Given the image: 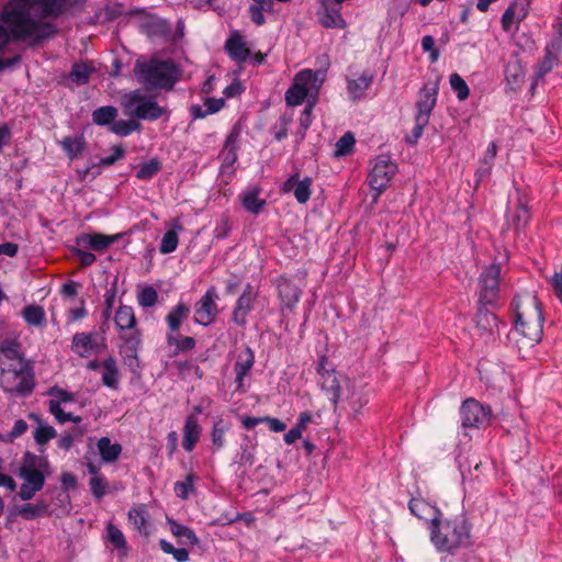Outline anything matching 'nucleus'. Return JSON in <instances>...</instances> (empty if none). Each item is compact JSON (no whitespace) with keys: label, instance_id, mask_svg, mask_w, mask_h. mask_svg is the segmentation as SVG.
Instances as JSON below:
<instances>
[{"label":"nucleus","instance_id":"62","mask_svg":"<svg viewBox=\"0 0 562 562\" xmlns=\"http://www.w3.org/2000/svg\"><path fill=\"white\" fill-rule=\"evenodd\" d=\"M27 430V424L23 419H18L14 423L12 430L8 434L5 441L13 442L18 437L22 436Z\"/></svg>","mask_w":562,"mask_h":562},{"label":"nucleus","instance_id":"1","mask_svg":"<svg viewBox=\"0 0 562 562\" xmlns=\"http://www.w3.org/2000/svg\"><path fill=\"white\" fill-rule=\"evenodd\" d=\"M67 8V0H12L8 2L0 21V48L11 40L40 41L48 35L49 24L40 21L42 18L58 16Z\"/></svg>","mask_w":562,"mask_h":562},{"label":"nucleus","instance_id":"17","mask_svg":"<svg viewBox=\"0 0 562 562\" xmlns=\"http://www.w3.org/2000/svg\"><path fill=\"white\" fill-rule=\"evenodd\" d=\"M130 525L142 536L148 537L151 532V517L145 504H135L127 513Z\"/></svg>","mask_w":562,"mask_h":562},{"label":"nucleus","instance_id":"34","mask_svg":"<svg viewBox=\"0 0 562 562\" xmlns=\"http://www.w3.org/2000/svg\"><path fill=\"white\" fill-rule=\"evenodd\" d=\"M372 76L361 74L358 78L348 79L347 90L352 100H359L372 83Z\"/></svg>","mask_w":562,"mask_h":562},{"label":"nucleus","instance_id":"61","mask_svg":"<svg viewBox=\"0 0 562 562\" xmlns=\"http://www.w3.org/2000/svg\"><path fill=\"white\" fill-rule=\"evenodd\" d=\"M422 47L425 52H429L430 60L432 63H435L438 59L439 53H438V49L436 48L435 40L432 36H430V35L424 36L422 40Z\"/></svg>","mask_w":562,"mask_h":562},{"label":"nucleus","instance_id":"56","mask_svg":"<svg viewBox=\"0 0 562 562\" xmlns=\"http://www.w3.org/2000/svg\"><path fill=\"white\" fill-rule=\"evenodd\" d=\"M89 486L92 495L97 499H101L108 492L109 483L103 476L91 477L89 481Z\"/></svg>","mask_w":562,"mask_h":562},{"label":"nucleus","instance_id":"23","mask_svg":"<svg viewBox=\"0 0 562 562\" xmlns=\"http://www.w3.org/2000/svg\"><path fill=\"white\" fill-rule=\"evenodd\" d=\"M121 238L120 234L104 235L99 233L85 234L78 238V244L94 251L102 252Z\"/></svg>","mask_w":562,"mask_h":562},{"label":"nucleus","instance_id":"26","mask_svg":"<svg viewBox=\"0 0 562 562\" xmlns=\"http://www.w3.org/2000/svg\"><path fill=\"white\" fill-rule=\"evenodd\" d=\"M318 372L321 374L319 384L322 389L333 403H337L340 397V384L336 371L319 369Z\"/></svg>","mask_w":562,"mask_h":562},{"label":"nucleus","instance_id":"27","mask_svg":"<svg viewBox=\"0 0 562 562\" xmlns=\"http://www.w3.org/2000/svg\"><path fill=\"white\" fill-rule=\"evenodd\" d=\"M168 226L171 228L167 231L161 239L159 251L161 254H170L175 251L178 247L179 238H178V232L183 231V226L180 222V218H173L170 223H168Z\"/></svg>","mask_w":562,"mask_h":562},{"label":"nucleus","instance_id":"60","mask_svg":"<svg viewBox=\"0 0 562 562\" xmlns=\"http://www.w3.org/2000/svg\"><path fill=\"white\" fill-rule=\"evenodd\" d=\"M111 150H112L111 156L101 158V160L99 162L100 166H105V167L112 166L117 160L122 159L125 155L124 148L120 145L113 146Z\"/></svg>","mask_w":562,"mask_h":562},{"label":"nucleus","instance_id":"25","mask_svg":"<svg viewBox=\"0 0 562 562\" xmlns=\"http://www.w3.org/2000/svg\"><path fill=\"white\" fill-rule=\"evenodd\" d=\"M202 432V428L199 424L196 415H189L186 418V423L183 426V439L182 446L186 451L190 452L195 447L196 442L200 440Z\"/></svg>","mask_w":562,"mask_h":562},{"label":"nucleus","instance_id":"54","mask_svg":"<svg viewBox=\"0 0 562 562\" xmlns=\"http://www.w3.org/2000/svg\"><path fill=\"white\" fill-rule=\"evenodd\" d=\"M321 23L325 27H346V21L338 11H327L322 18Z\"/></svg>","mask_w":562,"mask_h":562},{"label":"nucleus","instance_id":"22","mask_svg":"<svg viewBox=\"0 0 562 562\" xmlns=\"http://www.w3.org/2000/svg\"><path fill=\"white\" fill-rule=\"evenodd\" d=\"M438 94L437 83H427L418 93L417 100V114L416 116H424L429 120L430 113L436 105Z\"/></svg>","mask_w":562,"mask_h":562},{"label":"nucleus","instance_id":"13","mask_svg":"<svg viewBox=\"0 0 562 562\" xmlns=\"http://www.w3.org/2000/svg\"><path fill=\"white\" fill-rule=\"evenodd\" d=\"M530 10V0H514L502 15V27L505 32L513 29L518 30V25L522 22Z\"/></svg>","mask_w":562,"mask_h":562},{"label":"nucleus","instance_id":"3","mask_svg":"<svg viewBox=\"0 0 562 562\" xmlns=\"http://www.w3.org/2000/svg\"><path fill=\"white\" fill-rule=\"evenodd\" d=\"M472 526L465 515L440 516L430 526V540L439 552L456 553L470 542Z\"/></svg>","mask_w":562,"mask_h":562},{"label":"nucleus","instance_id":"55","mask_svg":"<svg viewBox=\"0 0 562 562\" xmlns=\"http://www.w3.org/2000/svg\"><path fill=\"white\" fill-rule=\"evenodd\" d=\"M158 300L157 291L153 286H145L137 295L138 304L143 307H151Z\"/></svg>","mask_w":562,"mask_h":562},{"label":"nucleus","instance_id":"31","mask_svg":"<svg viewBox=\"0 0 562 562\" xmlns=\"http://www.w3.org/2000/svg\"><path fill=\"white\" fill-rule=\"evenodd\" d=\"M97 447L103 462H114L122 452L120 443H113L109 437H102L98 440Z\"/></svg>","mask_w":562,"mask_h":562},{"label":"nucleus","instance_id":"47","mask_svg":"<svg viewBox=\"0 0 562 562\" xmlns=\"http://www.w3.org/2000/svg\"><path fill=\"white\" fill-rule=\"evenodd\" d=\"M195 475L193 473L187 474L183 481L175 483V493L181 499H187L189 495L194 491Z\"/></svg>","mask_w":562,"mask_h":562},{"label":"nucleus","instance_id":"7","mask_svg":"<svg viewBox=\"0 0 562 562\" xmlns=\"http://www.w3.org/2000/svg\"><path fill=\"white\" fill-rule=\"evenodd\" d=\"M0 386L11 396H24L32 393L35 386V374L32 362H21L0 368Z\"/></svg>","mask_w":562,"mask_h":562},{"label":"nucleus","instance_id":"28","mask_svg":"<svg viewBox=\"0 0 562 562\" xmlns=\"http://www.w3.org/2000/svg\"><path fill=\"white\" fill-rule=\"evenodd\" d=\"M260 192L261 190L258 187H254L239 195L244 209L251 214L260 213L266 205V201L260 199Z\"/></svg>","mask_w":562,"mask_h":562},{"label":"nucleus","instance_id":"32","mask_svg":"<svg viewBox=\"0 0 562 562\" xmlns=\"http://www.w3.org/2000/svg\"><path fill=\"white\" fill-rule=\"evenodd\" d=\"M189 314L190 307L187 304L179 302L166 316V322L170 333L178 331L183 321L188 318Z\"/></svg>","mask_w":562,"mask_h":562},{"label":"nucleus","instance_id":"20","mask_svg":"<svg viewBox=\"0 0 562 562\" xmlns=\"http://www.w3.org/2000/svg\"><path fill=\"white\" fill-rule=\"evenodd\" d=\"M256 299V294L250 284H247L244 289L243 294L238 297L236 306L233 311V321L239 326H244L247 323V316L252 310V304Z\"/></svg>","mask_w":562,"mask_h":562},{"label":"nucleus","instance_id":"45","mask_svg":"<svg viewBox=\"0 0 562 562\" xmlns=\"http://www.w3.org/2000/svg\"><path fill=\"white\" fill-rule=\"evenodd\" d=\"M140 128L142 125L134 120H119L115 121L111 126V131L119 136H127L134 131H139Z\"/></svg>","mask_w":562,"mask_h":562},{"label":"nucleus","instance_id":"19","mask_svg":"<svg viewBox=\"0 0 562 562\" xmlns=\"http://www.w3.org/2000/svg\"><path fill=\"white\" fill-rule=\"evenodd\" d=\"M255 363V355L250 348H245L237 356L236 362L234 364L235 372V383L237 384L236 391L245 392L244 389V380L248 375L249 371L254 367Z\"/></svg>","mask_w":562,"mask_h":562},{"label":"nucleus","instance_id":"9","mask_svg":"<svg viewBox=\"0 0 562 562\" xmlns=\"http://www.w3.org/2000/svg\"><path fill=\"white\" fill-rule=\"evenodd\" d=\"M396 172V164L387 156L376 157L368 176V182L371 189L376 191L375 198H378L389 187Z\"/></svg>","mask_w":562,"mask_h":562},{"label":"nucleus","instance_id":"12","mask_svg":"<svg viewBox=\"0 0 562 562\" xmlns=\"http://www.w3.org/2000/svg\"><path fill=\"white\" fill-rule=\"evenodd\" d=\"M217 293L214 286L207 289L203 296L194 305V322L209 326L212 324L218 313L216 305Z\"/></svg>","mask_w":562,"mask_h":562},{"label":"nucleus","instance_id":"42","mask_svg":"<svg viewBox=\"0 0 562 562\" xmlns=\"http://www.w3.org/2000/svg\"><path fill=\"white\" fill-rule=\"evenodd\" d=\"M171 533L177 538H186L189 543L196 544L199 539L194 531L189 527L177 522L176 520L168 519Z\"/></svg>","mask_w":562,"mask_h":562},{"label":"nucleus","instance_id":"59","mask_svg":"<svg viewBox=\"0 0 562 562\" xmlns=\"http://www.w3.org/2000/svg\"><path fill=\"white\" fill-rule=\"evenodd\" d=\"M232 231V223L227 216H223L216 224L214 229V238L224 239L226 238Z\"/></svg>","mask_w":562,"mask_h":562},{"label":"nucleus","instance_id":"57","mask_svg":"<svg viewBox=\"0 0 562 562\" xmlns=\"http://www.w3.org/2000/svg\"><path fill=\"white\" fill-rule=\"evenodd\" d=\"M415 121H416V124H415V126H414V128L412 131V134L406 136V142L409 143V144H416L417 143V140L423 135V131H424L425 126L429 122V120H427L424 116H416Z\"/></svg>","mask_w":562,"mask_h":562},{"label":"nucleus","instance_id":"51","mask_svg":"<svg viewBox=\"0 0 562 562\" xmlns=\"http://www.w3.org/2000/svg\"><path fill=\"white\" fill-rule=\"evenodd\" d=\"M238 138H239V130L234 127L225 140V145H224V149H223V151L227 154L225 159L231 158L232 161L236 160V150L238 147Z\"/></svg>","mask_w":562,"mask_h":562},{"label":"nucleus","instance_id":"63","mask_svg":"<svg viewBox=\"0 0 562 562\" xmlns=\"http://www.w3.org/2000/svg\"><path fill=\"white\" fill-rule=\"evenodd\" d=\"M529 220V212L525 206H519L514 214V224L517 228L524 227Z\"/></svg>","mask_w":562,"mask_h":562},{"label":"nucleus","instance_id":"21","mask_svg":"<svg viewBox=\"0 0 562 562\" xmlns=\"http://www.w3.org/2000/svg\"><path fill=\"white\" fill-rule=\"evenodd\" d=\"M91 333H77L71 339V351L81 358H88L99 352V345Z\"/></svg>","mask_w":562,"mask_h":562},{"label":"nucleus","instance_id":"52","mask_svg":"<svg viewBox=\"0 0 562 562\" xmlns=\"http://www.w3.org/2000/svg\"><path fill=\"white\" fill-rule=\"evenodd\" d=\"M160 549L167 553L172 554L177 562H187L189 560V552L184 548H175L170 542L165 539L159 541Z\"/></svg>","mask_w":562,"mask_h":562},{"label":"nucleus","instance_id":"18","mask_svg":"<svg viewBox=\"0 0 562 562\" xmlns=\"http://www.w3.org/2000/svg\"><path fill=\"white\" fill-rule=\"evenodd\" d=\"M21 362H30L23 355L21 344L16 339L2 340L0 344V368Z\"/></svg>","mask_w":562,"mask_h":562},{"label":"nucleus","instance_id":"58","mask_svg":"<svg viewBox=\"0 0 562 562\" xmlns=\"http://www.w3.org/2000/svg\"><path fill=\"white\" fill-rule=\"evenodd\" d=\"M48 395L52 396L50 401H59V405L61 403H69L75 401V395L64 389L58 386H53L48 390Z\"/></svg>","mask_w":562,"mask_h":562},{"label":"nucleus","instance_id":"53","mask_svg":"<svg viewBox=\"0 0 562 562\" xmlns=\"http://www.w3.org/2000/svg\"><path fill=\"white\" fill-rule=\"evenodd\" d=\"M449 81H450L451 88L456 91L459 100L463 101L469 97V94H470L469 87L459 74H452L450 76Z\"/></svg>","mask_w":562,"mask_h":562},{"label":"nucleus","instance_id":"35","mask_svg":"<svg viewBox=\"0 0 562 562\" xmlns=\"http://www.w3.org/2000/svg\"><path fill=\"white\" fill-rule=\"evenodd\" d=\"M101 368L103 384L111 389H117L120 373L115 359L112 357L106 358L101 362Z\"/></svg>","mask_w":562,"mask_h":562},{"label":"nucleus","instance_id":"5","mask_svg":"<svg viewBox=\"0 0 562 562\" xmlns=\"http://www.w3.org/2000/svg\"><path fill=\"white\" fill-rule=\"evenodd\" d=\"M325 77L326 74L323 70L303 69L299 71L284 94L286 105L297 106L305 100L308 103H316Z\"/></svg>","mask_w":562,"mask_h":562},{"label":"nucleus","instance_id":"6","mask_svg":"<svg viewBox=\"0 0 562 562\" xmlns=\"http://www.w3.org/2000/svg\"><path fill=\"white\" fill-rule=\"evenodd\" d=\"M48 462L31 452L23 456L22 462L18 469V475L23 480L19 491V497L22 501L32 499L35 494L44 487L45 474Z\"/></svg>","mask_w":562,"mask_h":562},{"label":"nucleus","instance_id":"4","mask_svg":"<svg viewBox=\"0 0 562 562\" xmlns=\"http://www.w3.org/2000/svg\"><path fill=\"white\" fill-rule=\"evenodd\" d=\"M134 74L147 90L171 89L180 78V70L171 60L137 59Z\"/></svg>","mask_w":562,"mask_h":562},{"label":"nucleus","instance_id":"30","mask_svg":"<svg viewBox=\"0 0 562 562\" xmlns=\"http://www.w3.org/2000/svg\"><path fill=\"white\" fill-rule=\"evenodd\" d=\"M166 341L168 346L175 347V356L191 351L195 348L196 345L195 339L193 337L182 336L176 333L167 334Z\"/></svg>","mask_w":562,"mask_h":562},{"label":"nucleus","instance_id":"37","mask_svg":"<svg viewBox=\"0 0 562 562\" xmlns=\"http://www.w3.org/2000/svg\"><path fill=\"white\" fill-rule=\"evenodd\" d=\"M106 539L117 549L123 555L127 554V541L122 530L114 524L109 522L106 525Z\"/></svg>","mask_w":562,"mask_h":562},{"label":"nucleus","instance_id":"33","mask_svg":"<svg viewBox=\"0 0 562 562\" xmlns=\"http://www.w3.org/2000/svg\"><path fill=\"white\" fill-rule=\"evenodd\" d=\"M114 322L120 331L131 330L136 325L134 310L127 305H121L114 315Z\"/></svg>","mask_w":562,"mask_h":562},{"label":"nucleus","instance_id":"8","mask_svg":"<svg viewBox=\"0 0 562 562\" xmlns=\"http://www.w3.org/2000/svg\"><path fill=\"white\" fill-rule=\"evenodd\" d=\"M124 112L138 120L155 121L168 114L165 106H160L151 97L143 93L140 89L133 90L123 97Z\"/></svg>","mask_w":562,"mask_h":562},{"label":"nucleus","instance_id":"44","mask_svg":"<svg viewBox=\"0 0 562 562\" xmlns=\"http://www.w3.org/2000/svg\"><path fill=\"white\" fill-rule=\"evenodd\" d=\"M280 296L282 302L291 308L300 300V291L293 284L286 282L280 285Z\"/></svg>","mask_w":562,"mask_h":562},{"label":"nucleus","instance_id":"14","mask_svg":"<svg viewBox=\"0 0 562 562\" xmlns=\"http://www.w3.org/2000/svg\"><path fill=\"white\" fill-rule=\"evenodd\" d=\"M225 52L237 64L245 63L251 56V48L241 33L237 30L231 32L224 45Z\"/></svg>","mask_w":562,"mask_h":562},{"label":"nucleus","instance_id":"46","mask_svg":"<svg viewBox=\"0 0 562 562\" xmlns=\"http://www.w3.org/2000/svg\"><path fill=\"white\" fill-rule=\"evenodd\" d=\"M160 161L156 158H153L149 161L139 165L136 177L139 180H149L160 170Z\"/></svg>","mask_w":562,"mask_h":562},{"label":"nucleus","instance_id":"48","mask_svg":"<svg viewBox=\"0 0 562 562\" xmlns=\"http://www.w3.org/2000/svg\"><path fill=\"white\" fill-rule=\"evenodd\" d=\"M228 428L229 425L225 423L222 418H217L214 422L211 437L212 443L216 449H221L224 446V436Z\"/></svg>","mask_w":562,"mask_h":562},{"label":"nucleus","instance_id":"50","mask_svg":"<svg viewBox=\"0 0 562 562\" xmlns=\"http://www.w3.org/2000/svg\"><path fill=\"white\" fill-rule=\"evenodd\" d=\"M92 69L86 64H75L71 68L69 78L77 85H85L89 81Z\"/></svg>","mask_w":562,"mask_h":562},{"label":"nucleus","instance_id":"29","mask_svg":"<svg viewBox=\"0 0 562 562\" xmlns=\"http://www.w3.org/2000/svg\"><path fill=\"white\" fill-rule=\"evenodd\" d=\"M59 145L70 160L78 158L86 149L83 135L67 136L59 142Z\"/></svg>","mask_w":562,"mask_h":562},{"label":"nucleus","instance_id":"41","mask_svg":"<svg viewBox=\"0 0 562 562\" xmlns=\"http://www.w3.org/2000/svg\"><path fill=\"white\" fill-rule=\"evenodd\" d=\"M116 116L117 110L112 105L101 106L92 112V121L97 125L110 124Z\"/></svg>","mask_w":562,"mask_h":562},{"label":"nucleus","instance_id":"38","mask_svg":"<svg viewBox=\"0 0 562 562\" xmlns=\"http://www.w3.org/2000/svg\"><path fill=\"white\" fill-rule=\"evenodd\" d=\"M30 418L34 419L40 426L34 431V440L40 446H45L50 439L56 437V430L53 426L41 424V418L35 414H30Z\"/></svg>","mask_w":562,"mask_h":562},{"label":"nucleus","instance_id":"24","mask_svg":"<svg viewBox=\"0 0 562 562\" xmlns=\"http://www.w3.org/2000/svg\"><path fill=\"white\" fill-rule=\"evenodd\" d=\"M409 510L417 518L429 521L430 526H434V520L439 519L442 515L435 506L418 497L411 499Z\"/></svg>","mask_w":562,"mask_h":562},{"label":"nucleus","instance_id":"15","mask_svg":"<svg viewBox=\"0 0 562 562\" xmlns=\"http://www.w3.org/2000/svg\"><path fill=\"white\" fill-rule=\"evenodd\" d=\"M562 49V33L550 41L544 48V56L538 63L536 68L537 79L543 78L549 74L559 61V54Z\"/></svg>","mask_w":562,"mask_h":562},{"label":"nucleus","instance_id":"64","mask_svg":"<svg viewBox=\"0 0 562 562\" xmlns=\"http://www.w3.org/2000/svg\"><path fill=\"white\" fill-rule=\"evenodd\" d=\"M204 105L206 106V111L209 114H214L224 108L225 100L222 98H207L204 102Z\"/></svg>","mask_w":562,"mask_h":562},{"label":"nucleus","instance_id":"11","mask_svg":"<svg viewBox=\"0 0 562 562\" xmlns=\"http://www.w3.org/2000/svg\"><path fill=\"white\" fill-rule=\"evenodd\" d=\"M501 267L498 265L488 266L480 277V302L492 304L496 301L499 293Z\"/></svg>","mask_w":562,"mask_h":562},{"label":"nucleus","instance_id":"40","mask_svg":"<svg viewBox=\"0 0 562 562\" xmlns=\"http://www.w3.org/2000/svg\"><path fill=\"white\" fill-rule=\"evenodd\" d=\"M22 315L25 322L32 326H41L45 322V311L40 305H27L24 307Z\"/></svg>","mask_w":562,"mask_h":562},{"label":"nucleus","instance_id":"39","mask_svg":"<svg viewBox=\"0 0 562 562\" xmlns=\"http://www.w3.org/2000/svg\"><path fill=\"white\" fill-rule=\"evenodd\" d=\"M356 138L351 132L345 133L335 145V157H345L353 151Z\"/></svg>","mask_w":562,"mask_h":562},{"label":"nucleus","instance_id":"43","mask_svg":"<svg viewBox=\"0 0 562 562\" xmlns=\"http://www.w3.org/2000/svg\"><path fill=\"white\" fill-rule=\"evenodd\" d=\"M48 409H49L50 414H53L54 417L61 424H64L66 422H74V423L78 424L81 422L80 416H75L71 413H66L61 408V405H59V401H49Z\"/></svg>","mask_w":562,"mask_h":562},{"label":"nucleus","instance_id":"16","mask_svg":"<svg viewBox=\"0 0 562 562\" xmlns=\"http://www.w3.org/2000/svg\"><path fill=\"white\" fill-rule=\"evenodd\" d=\"M312 179L308 177H305L304 179H300V173L296 172L292 176H290L284 183L282 184L281 191L283 193L293 192L295 200L304 204L306 203L312 193Z\"/></svg>","mask_w":562,"mask_h":562},{"label":"nucleus","instance_id":"2","mask_svg":"<svg viewBox=\"0 0 562 562\" xmlns=\"http://www.w3.org/2000/svg\"><path fill=\"white\" fill-rule=\"evenodd\" d=\"M514 306L516 321L512 338L518 353L526 359L542 339V308L538 297L531 293L518 295Z\"/></svg>","mask_w":562,"mask_h":562},{"label":"nucleus","instance_id":"36","mask_svg":"<svg viewBox=\"0 0 562 562\" xmlns=\"http://www.w3.org/2000/svg\"><path fill=\"white\" fill-rule=\"evenodd\" d=\"M48 512V505L44 501H37L36 503H25L16 508V513L24 519H35L46 515Z\"/></svg>","mask_w":562,"mask_h":562},{"label":"nucleus","instance_id":"49","mask_svg":"<svg viewBox=\"0 0 562 562\" xmlns=\"http://www.w3.org/2000/svg\"><path fill=\"white\" fill-rule=\"evenodd\" d=\"M271 10V1L265 0L260 2H255V4L249 7V13L251 21L257 25H262L266 22L263 11Z\"/></svg>","mask_w":562,"mask_h":562},{"label":"nucleus","instance_id":"10","mask_svg":"<svg viewBox=\"0 0 562 562\" xmlns=\"http://www.w3.org/2000/svg\"><path fill=\"white\" fill-rule=\"evenodd\" d=\"M462 426L467 428H480L490 423L491 408L482 405L474 398H468L461 406Z\"/></svg>","mask_w":562,"mask_h":562}]
</instances>
